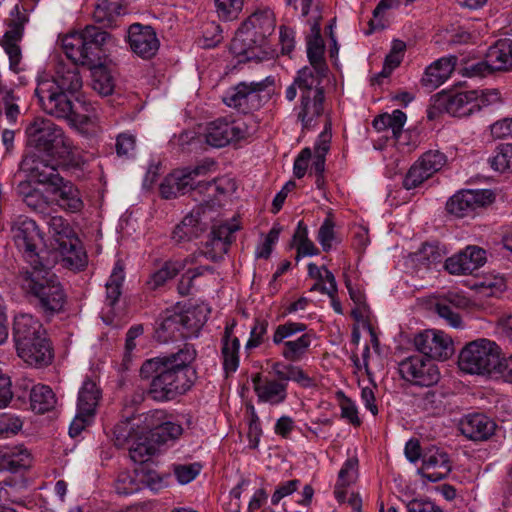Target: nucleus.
Instances as JSON below:
<instances>
[{
  "label": "nucleus",
  "instance_id": "1",
  "mask_svg": "<svg viewBox=\"0 0 512 512\" xmlns=\"http://www.w3.org/2000/svg\"><path fill=\"white\" fill-rule=\"evenodd\" d=\"M197 352L185 344L177 352L146 359L140 367V377L150 380L147 396L157 402H168L186 394L194 385L196 371L191 364Z\"/></svg>",
  "mask_w": 512,
  "mask_h": 512
},
{
  "label": "nucleus",
  "instance_id": "2",
  "mask_svg": "<svg viewBox=\"0 0 512 512\" xmlns=\"http://www.w3.org/2000/svg\"><path fill=\"white\" fill-rule=\"evenodd\" d=\"M19 169L36 183L47 186L61 209L71 213L83 209L84 202L79 189L60 175L57 163H48L37 154H26Z\"/></svg>",
  "mask_w": 512,
  "mask_h": 512
},
{
  "label": "nucleus",
  "instance_id": "3",
  "mask_svg": "<svg viewBox=\"0 0 512 512\" xmlns=\"http://www.w3.org/2000/svg\"><path fill=\"white\" fill-rule=\"evenodd\" d=\"M13 338L18 356L27 364L41 368L53 360V349L42 324L30 314L15 317Z\"/></svg>",
  "mask_w": 512,
  "mask_h": 512
},
{
  "label": "nucleus",
  "instance_id": "4",
  "mask_svg": "<svg viewBox=\"0 0 512 512\" xmlns=\"http://www.w3.org/2000/svg\"><path fill=\"white\" fill-rule=\"evenodd\" d=\"M25 133L29 145L36 149L37 154L48 163H57V168L69 160L72 146L63 130L49 119L35 118L30 122Z\"/></svg>",
  "mask_w": 512,
  "mask_h": 512
},
{
  "label": "nucleus",
  "instance_id": "5",
  "mask_svg": "<svg viewBox=\"0 0 512 512\" xmlns=\"http://www.w3.org/2000/svg\"><path fill=\"white\" fill-rule=\"evenodd\" d=\"M24 287L34 297L35 306L47 317L63 311L67 296L49 264L33 267L23 273Z\"/></svg>",
  "mask_w": 512,
  "mask_h": 512
},
{
  "label": "nucleus",
  "instance_id": "6",
  "mask_svg": "<svg viewBox=\"0 0 512 512\" xmlns=\"http://www.w3.org/2000/svg\"><path fill=\"white\" fill-rule=\"evenodd\" d=\"M275 16L270 9L253 13L239 28L232 40L231 49L235 54L251 58L254 46L260 47L275 30Z\"/></svg>",
  "mask_w": 512,
  "mask_h": 512
},
{
  "label": "nucleus",
  "instance_id": "7",
  "mask_svg": "<svg viewBox=\"0 0 512 512\" xmlns=\"http://www.w3.org/2000/svg\"><path fill=\"white\" fill-rule=\"evenodd\" d=\"M42 110L57 119L69 121L73 125L85 126L90 122L88 113L93 109L91 105H84L85 113H82L73 104V95L65 92H57L50 84H38L35 89Z\"/></svg>",
  "mask_w": 512,
  "mask_h": 512
},
{
  "label": "nucleus",
  "instance_id": "8",
  "mask_svg": "<svg viewBox=\"0 0 512 512\" xmlns=\"http://www.w3.org/2000/svg\"><path fill=\"white\" fill-rule=\"evenodd\" d=\"M324 79L313 77L308 70H299L297 73L296 83L300 91L297 118L304 129L314 127L317 119L324 113Z\"/></svg>",
  "mask_w": 512,
  "mask_h": 512
},
{
  "label": "nucleus",
  "instance_id": "9",
  "mask_svg": "<svg viewBox=\"0 0 512 512\" xmlns=\"http://www.w3.org/2000/svg\"><path fill=\"white\" fill-rule=\"evenodd\" d=\"M498 354H501V350L495 342L485 338L477 339L463 347L458 365L468 374L492 376Z\"/></svg>",
  "mask_w": 512,
  "mask_h": 512
},
{
  "label": "nucleus",
  "instance_id": "10",
  "mask_svg": "<svg viewBox=\"0 0 512 512\" xmlns=\"http://www.w3.org/2000/svg\"><path fill=\"white\" fill-rule=\"evenodd\" d=\"M10 231L16 248L31 268L40 267L46 263L42 255L44 251L40 250L43 236L35 220L19 215L12 221Z\"/></svg>",
  "mask_w": 512,
  "mask_h": 512
},
{
  "label": "nucleus",
  "instance_id": "11",
  "mask_svg": "<svg viewBox=\"0 0 512 512\" xmlns=\"http://www.w3.org/2000/svg\"><path fill=\"white\" fill-rule=\"evenodd\" d=\"M267 79L262 81H242L231 86L222 96L223 103L240 113L249 114L259 110L269 99L266 92Z\"/></svg>",
  "mask_w": 512,
  "mask_h": 512
},
{
  "label": "nucleus",
  "instance_id": "12",
  "mask_svg": "<svg viewBox=\"0 0 512 512\" xmlns=\"http://www.w3.org/2000/svg\"><path fill=\"white\" fill-rule=\"evenodd\" d=\"M213 166V161L205 160L194 167L173 170L160 184L161 196L165 199H173L188 191L197 190L196 178L207 175Z\"/></svg>",
  "mask_w": 512,
  "mask_h": 512
},
{
  "label": "nucleus",
  "instance_id": "13",
  "mask_svg": "<svg viewBox=\"0 0 512 512\" xmlns=\"http://www.w3.org/2000/svg\"><path fill=\"white\" fill-rule=\"evenodd\" d=\"M216 214L217 211L211 205L201 204L196 206L175 227L172 239L176 243L197 239L210 227Z\"/></svg>",
  "mask_w": 512,
  "mask_h": 512
},
{
  "label": "nucleus",
  "instance_id": "14",
  "mask_svg": "<svg viewBox=\"0 0 512 512\" xmlns=\"http://www.w3.org/2000/svg\"><path fill=\"white\" fill-rule=\"evenodd\" d=\"M399 373L403 380L418 387H431L440 380L438 366L424 356L413 355L399 363Z\"/></svg>",
  "mask_w": 512,
  "mask_h": 512
},
{
  "label": "nucleus",
  "instance_id": "15",
  "mask_svg": "<svg viewBox=\"0 0 512 512\" xmlns=\"http://www.w3.org/2000/svg\"><path fill=\"white\" fill-rule=\"evenodd\" d=\"M253 133L254 130L249 129L243 122H228L225 119H217L208 124L205 139L210 146L221 148L231 142L249 138Z\"/></svg>",
  "mask_w": 512,
  "mask_h": 512
},
{
  "label": "nucleus",
  "instance_id": "16",
  "mask_svg": "<svg viewBox=\"0 0 512 512\" xmlns=\"http://www.w3.org/2000/svg\"><path fill=\"white\" fill-rule=\"evenodd\" d=\"M414 346L427 359L446 360L453 354L452 339L442 331L425 330L414 337Z\"/></svg>",
  "mask_w": 512,
  "mask_h": 512
},
{
  "label": "nucleus",
  "instance_id": "17",
  "mask_svg": "<svg viewBox=\"0 0 512 512\" xmlns=\"http://www.w3.org/2000/svg\"><path fill=\"white\" fill-rule=\"evenodd\" d=\"M493 200L494 195L489 190H464L457 192L447 201L446 210L456 217H467Z\"/></svg>",
  "mask_w": 512,
  "mask_h": 512
},
{
  "label": "nucleus",
  "instance_id": "18",
  "mask_svg": "<svg viewBox=\"0 0 512 512\" xmlns=\"http://www.w3.org/2000/svg\"><path fill=\"white\" fill-rule=\"evenodd\" d=\"M474 92L457 93L441 92L435 96L433 107L440 112H446L454 117H468L475 113Z\"/></svg>",
  "mask_w": 512,
  "mask_h": 512
},
{
  "label": "nucleus",
  "instance_id": "19",
  "mask_svg": "<svg viewBox=\"0 0 512 512\" xmlns=\"http://www.w3.org/2000/svg\"><path fill=\"white\" fill-rule=\"evenodd\" d=\"M38 84H50L57 92H65L71 95L77 94L83 87V79L79 68L75 63L60 61L55 67L51 79H44Z\"/></svg>",
  "mask_w": 512,
  "mask_h": 512
},
{
  "label": "nucleus",
  "instance_id": "20",
  "mask_svg": "<svg viewBox=\"0 0 512 512\" xmlns=\"http://www.w3.org/2000/svg\"><path fill=\"white\" fill-rule=\"evenodd\" d=\"M449 455L440 448L430 447L423 452L422 467L418 473L430 482H439L451 472Z\"/></svg>",
  "mask_w": 512,
  "mask_h": 512
},
{
  "label": "nucleus",
  "instance_id": "21",
  "mask_svg": "<svg viewBox=\"0 0 512 512\" xmlns=\"http://www.w3.org/2000/svg\"><path fill=\"white\" fill-rule=\"evenodd\" d=\"M131 50L143 59L152 58L158 51L160 42L151 26L132 24L128 29Z\"/></svg>",
  "mask_w": 512,
  "mask_h": 512
},
{
  "label": "nucleus",
  "instance_id": "22",
  "mask_svg": "<svg viewBox=\"0 0 512 512\" xmlns=\"http://www.w3.org/2000/svg\"><path fill=\"white\" fill-rule=\"evenodd\" d=\"M87 66L101 64L104 46L112 39L111 34L94 25H87L80 32Z\"/></svg>",
  "mask_w": 512,
  "mask_h": 512
},
{
  "label": "nucleus",
  "instance_id": "23",
  "mask_svg": "<svg viewBox=\"0 0 512 512\" xmlns=\"http://www.w3.org/2000/svg\"><path fill=\"white\" fill-rule=\"evenodd\" d=\"M238 230L237 225L221 224L212 225L209 240L206 242V249L199 252L196 256H204L213 262L222 259L228 252L230 244L234 239V232Z\"/></svg>",
  "mask_w": 512,
  "mask_h": 512
},
{
  "label": "nucleus",
  "instance_id": "24",
  "mask_svg": "<svg viewBox=\"0 0 512 512\" xmlns=\"http://www.w3.org/2000/svg\"><path fill=\"white\" fill-rule=\"evenodd\" d=\"M486 251L478 246H467L445 261V269L453 275L471 274L484 265Z\"/></svg>",
  "mask_w": 512,
  "mask_h": 512
},
{
  "label": "nucleus",
  "instance_id": "25",
  "mask_svg": "<svg viewBox=\"0 0 512 512\" xmlns=\"http://www.w3.org/2000/svg\"><path fill=\"white\" fill-rule=\"evenodd\" d=\"M496 423L483 413L464 415L459 430L467 439L478 442L488 440L495 432Z\"/></svg>",
  "mask_w": 512,
  "mask_h": 512
},
{
  "label": "nucleus",
  "instance_id": "26",
  "mask_svg": "<svg viewBox=\"0 0 512 512\" xmlns=\"http://www.w3.org/2000/svg\"><path fill=\"white\" fill-rule=\"evenodd\" d=\"M252 383L259 402L278 405L287 398V384L284 382L276 379L262 381L261 374L257 373L252 376Z\"/></svg>",
  "mask_w": 512,
  "mask_h": 512
},
{
  "label": "nucleus",
  "instance_id": "27",
  "mask_svg": "<svg viewBox=\"0 0 512 512\" xmlns=\"http://www.w3.org/2000/svg\"><path fill=\"white\" fill-rule=\"evenodd\" d=\"M16 193L21 202L34 213L46 214L50 208L51 202L48 196L30 180L19 182Z\"/></svg>",
  "mask_w": 512,
  "mask_h": 512
},
{
  "label": "nucleus",
  "instance_id": "28",
  "mask_svg": "<svg viewBox=\"0 0 512 512\" xmlns=\"http://www.w3.org/2000/svg\"><path fill=\"white\" fill-rule=\"evenodd\" d=\"M457 63L456 56L442 57L429 65L421 79V83L429 90L442 85L454 71Z\"/></svg>",
  "mask_w": 512,
  "mask_h": 512
},
{
  "label": "nucleus",
  "instance_id": "29",
  "mask_svg": "<svg viewBox=\"0 0 512 512\" xmlns=\"http://www.w3.org/2000/svg\"><path fill=\"white\" fill-rule=\"evenodd\" d=\"M101 397L102 391L98 384L94 380L86 378L78 392L77 411H79V417L94 416Z\"/></svg>",
  "mask_w": 512,
  "mask_h": 512
},
{
  "label": "nucleus",
  "instance_id": "30",
  "mask_svg": "<svg viewBox=\"0 0 512 512\" xmlns=\"http://www.w3.org/2000/svg\"><path fill=\"white\" fill-rule=\"evenodd\" d=\"M53 249L59 252L63 267L72 270H81L87 264V256L78 237L54 246Z\"/></svg>",
  "mask_w": 512,
  "mask_h": 512
},
{
  "label": "nucleus",
  "instance_id": "31",
  "mask_svg": "<svg viewBox=\"0 0 512 512\" xmlns=\"http://www.w3.org/2000/svg\"><path fill=\"white\" fill-rule=\"evenodd\" d=\"M307 57L310 66H305L301 70L310 71L315 78H326L328 66L324 59V42L321 36L308 37Z\"/></svg>",
  "mask_w": 512,
  "mask_h": 512
},
{
  "label": "nucleus",
  "instance_id": "32",
  "mask_svg": "<svg viewBox=\"0 0 512 512\" xmlns=\"http://www.w3.org/2000/svg\"><path fill=\"white\" fill-rule=\"evenodd\" d=\"M180 319L181 317L178 312H165L157 322L155 329L156 340L160 343H168L184 339Z\"/></svg>",
  "mask_w": 512,
  "mask_h": 512
},
{
  "label": "nucleus",
  "instance_id": "33",
  "mask_svg": "<svg viewBox=\"0 0 512 512\" xmlns=\"http://www.w3.org/2000/svg\"><path fill=\"white\" fill-rule=\"evenodd\" d=\"M22 36L23 23L13 21L1 40V45L9 57L10 68L14 71L17 70L21 60V49L18 43L21 41Z\"/></svg>",
  "mask_w": 512,
  "mask_h": 512
},
{
  "label": "nucleus",
  "instance_id": "34",
  "mask_svg": "<svg viewBox=\"0 0 512 512\" xmlns=\"http://www.w3.org/2000/svg\"><path fill=\"white\" fill-rule=\"evenodd\" d=\"M234 325L225 327L222 338L223 367L227 373L235 372L239 366L240 342L237 337L232 338Z\"/></svg>",
  "mask_w": 512,
  "mask_h": 512
},
{
  "label": "nucleus",
  "instance_id": "35",
  "mask_svg": "<svg viewBox=\"0 0 512 512\" xmlns=\"http://www.w3.org/2000/svg\"><path fill=\"white\" fill-rule=\"evenodd\" d=\"M124 8L125 6L115 0H98L93 12V19L103 27L116 26L117 19L125 13Z\"/></svg>",
  "mask_w": 512,
  "mask_h": 512
},
{
  "label": "nucleus",
  "instance_id": "36",
  "mask_svg": "<svg viewBox=\"0 0 512 512\" xmlns=\"http://www.w3.org/2000/svg\"><path fill=\"white\" fill-rule=\"evenodd\" d=\"M488 62L495 71L512 69V40L503 39L489 47Z\"/></svg>",
  "mask_w": 512,
  "mask_h": 512
},
{
  "label": "nucleus",
  "instance_id": "37",
  "mask_svg": "<svg viewBox=\"0 0 512 512\" xmlns=\"http://www.w3.org/2000/svg\"><path fill=\"white\" fill-rule=\"evenodd\" d=\"M197 262L196 253L187 257L184 261H167L165 264L153 273L149 280V285L153 289L162 286L167 280L175 277L181 270H183L187 263L193 264Z\"/></svg>",
  "mask_w": 512,
  "mask_h": 512
},
{
  "label": "nucleus",
  "instance_id": "38",
  "mask_svg": "<svg viewBox=\"0 0 512 512\" xmlns=\"http://www.w3.org/2000/svg\"><path fill=\"white\" fill-rule=\"evenodd\" d=\"M311 343L312 334L305 332L295 338V341L286 342L280 349V354L288 362H299L307 356Z\"/></svg>",
  "mask_w": 512,
  "mask_h": 512
},
{
  "label": "nucleus",
  "instance_id": "39",
  "mask_svg": "<svg viewBox=\"0 0 512 512\" xmlns=\"http://www.w3.org/2000/svg\"><path fill=\"white\" fill-rule=\"evenodd\" d=\"M56 405V397L53 390L43 384H37L30 391L31 409L38 413L44 414L51 411Z\"/></svg>",
  "mask_w": 512,
  "mask_h": 512
},
{
  "label": "nucleus",
  "instance_id": "40",
  "mask_svg": "<svg viewBox=\"0 0 512 512\" xmlns=\"http://www.w3.org/2000/svg\"><path fill=\"white\" fill-rule=\"evenodd\" d=\"M178 314L181 317L184 339L197 336L207 320L206 314L200 307H192Z\"/></svg>",
  "mask_w": 512,
  "mask_h": 512
},
{
  "label": "nucleus",
  "instance_id": "41",
  "mask_svg": "<svg viewBox=\"0 0 512 512\" xmlns=\"http://www.w3.org/2000/svg\"><path fill=\"white\" fill-rule=\"evenodd\" d=\"M306 330L307 325L304 323L286 321L276 326L272 336L273 344L282 348L286 342L295 341L294 337L299 333H305Z\"/></svg>",
  "mask_w": 512,
  "mask_h": 512
},
{
  "label": "nucleus",
  "instance_id": "42",
  "mask_svg": "<svg viewBox=\"0 0 512 512\" xmlns=\"http://www.w3.org/2000/svg\"><path fill=\"white\" fill-rule=\"evenodd\" d=\"M200 193L212 191L209 196L217 198L218 196L227 195L236 191V183L229 177H220L212 181H198L196 185Z\"/></svg>",
  "mask_w": 512,
  "mask_h": 512
},
{
  "label": "nucleus",
  "instance_id": "43",
  "mask_svg": "<svg viewBox=\"0 0 512 512\" xmlns=\"http://www.w3.org/2000/svg\"><path fill=\"white\" fill-rule=\"evenodd\" d=\"M92 70V88L101 96H109L114 91V79L101 64L89 66Z\"/></svg>",
  "mask_w": 512,
  "mask_h": 512
},
{
  "label": "nucleus",
  "instance_id": "44",
  "mask_svg": "<svg viewBox=\"0 0 512 512\" xmlns=\"http://www.w3.org/2000/svg\"><path fill=\"white\" fill-rule=\"evenodd\" d=\"M490 167L500 173H512V144H500L488 158Z\"/></svg>",
  "mask_w": 512,
  "mask_h": 512
},
{
  "label": "nucleus",
  "instance_id": "45",
  "mask_svg": "<svg viewBox=\"0 0 512 512\" xmlns=\"http://www.w3.org/2000/svg\"><path fill=\"white\" fill-rule=\"evenodd\" d=\"M47 223L49 233L53 239V247L70 240L72 237H76L73 229L62 216H51Z\"/></svg>",
  "mask_w": 512,
  "mask_h": 512
},
{
  "label": "nucleus",
  "instance_id": "46",
  "mask_svg": "<svg viewBox=\"0 0 512 512\" xmlns=\"http://www.w3.org/2000/svg\"><path fill=\"white\" fill-rule=\"evenodd\" d=\"M155 445L147 438H139L129 445V456L140 465L148 464V461L156 453Z\"/></svg>",
  "mask_w": 512,
  "mask_h": 512
},
{
  "label": "nucleus",
  "instance_id": "47",
  "mask_svg": "<svg viewBox=\"0 0 512 512\" xmlns=\"http://www.w3.org/2000/svg\"><path fill=\"white\" fill-rule=\"evenodd\" d=\"M124 281V270L119 264L114 267L109 280L106 283V302L113 307L121 295L122 283Z\"/></svg>",
  "mask_w": 512,
  "mask_h": 512
},
{
  "label": "nucleus",
  "instance_id": "48",
  "mask_svg": "<svg viewBox=\"0 0 512 512\" xmlns=\"http://www.w3.org/2000/svg\"><path fill=\"white\" fill-rule=\"evenodd\" d=\"M116 492L120 495H130L141 490L138 469L134 471H123L118 474L115 481Z\"/></svg>",
  "mask_w": 512,
  "mask_h": 512
},
{
  "label": "nucleus",
  "instance_id": "49",
  "mask_svg": "<svg viewBox=\"0 0 512 512\" xmlns=\"http://www.w3.org/2000/svg\"><path fill=\"white\" fill-rule=\"evenodd\" d=\"M63 49L66 56L72 60L71 63H81L86 65V58H84L83 42H81L80 33L76 32L66 36L63 41Z\"/></svg>",
  "mask_w": 512,
  "mask_h": 512
},
{
  "label": "nucleus",
  "instance_id": "50",
  "mask_svg": "<svg viewBox=\"0 0 512 512\" xmlns=\"http://www.w3.org/2000/svg\"><path fill=\"white\" fill-rule=\"evenodd\" d=\"M417 162L432 176L446 164L447 157L439 150H429L423 153Z\"/></svg>",
  "mask_w": 512,
  "mask_h": 512
},
{
  "label": "nucleus",
  "instance_id": "51",
  "mask_svg": "<svg viewBox=\"0 0 512 512\" xmlns=\"http://www.w3.org/2000/svg\"><path fill=\"white\" fill-rule=\"evenodd\" d=\"M244 0H215L218 17L223 21H233L242 11Z\"/></svg>",
  "mask_w": 512,
  "mask_h": 512
},
{
  "label": "nucleus",
  "instance_id": "52",
  "mask_svg": "<svg viewBox=\"0 0 512 512\" xmlns=\"http://www.w3.org/2000/svg\"><path fill=\"white\" fill-rule=\"evenodd\" d=\"M445 393L440 389L427 391L422 399L421 406L424 410L430 413H437L444 409Z\"/></svg>",
  "mask_w": 512,
  "mask_h": 512
},
{
  "label": "nucleus",
  "instance_id": "53",
  "mask_svg": "<svg viewBox=\"0 0 512 512\" xmlns=\"http://www.w3.org/2000/svg\"><path fill=\"white\" fill-rule=\"evenodd\" d=\"M430 177V174L416 161L406 173L403 179V187L407 190L417 188Z\"/></svg>",
  "mask_w": 512,
  "mask_h": 512
},
{
  "label": "nucleus",
  "instance_id": "54",
  "mask_svg": "<svg viewBox=\"0 0 512 512\" xmlns=\"http://www.w3.org/2000/svg\"><path fill=\"white\" fill-rule=\"evenodd\" d=\"M137 469L141 489L147 487L157 491L162 487V477L155 470L150 469L149 464L140 465Z\"/></svg>",
  "mask_w": 512,
  "mask_h": 512
},
{
  "label": "nucleus",
  "instance_id": "55",
  "mask_svg": "<svg viewBox=\"0 0 512 512\" xmlns=\"http://www.w3.org/2000/svg\"><path fill=\"white\" fill-rule=\"evenodd\" d=\"M268 330V321L265 319H256L250 331V337L245 345L247 350L259 347L264 343Z\"/></svg>",
  "mask_w": 512,
  "mask_h": 512
},
{
  "label": "nucleus",
  "instance_id": "56",
  "mask_svg": "<svg viewBox=\"0 0 512 512\" xmlns=\"http://www.w3.org/2000/svg\"><path fill=\"white\" fill-rule=\"evenodd\" d=\"M472 92H474L473 97L475 98L473 101L478 104L475 113L501 101L500 92L497 89L472 90Z\"/></svg>",
  "mask_w": 512,
  "mask_h": 512
},
{
  "label": "nucleus",
  "instance_id": "57",
  "mask_svg": "<svg viewBox=\"0 0 512 512\" xmlns=\"http://www.w3.org/2000/svg\"><path fill=\"white\" fill-rule=\"evenodd\" d=\"M182 433L183 428L181 425L164 419L153 440L159 443H166L168 440L178 439Z\"/></svg>",
  "mask_w": 512,
  "mask_h": 512
},
{
  "label": "nucleus",
  "instance_id": "58",
  "mask_svg": "<svg viewBox=\"0 0 512 512\" xmlns=\"http://www.w3.org/2000/svg\"><path fill=\"white\" fill-rule=\"evenodd\" d=\"M435 311L439 317L444 319L453 328H461L463 326L460 314L449 303L437 302L435 304Z\"/></svg>",
  "mask_w": 512,
  "mask_h": 512
},
{
  "label": "nucleus",
  "instance_id": "59",
  "mask_svg": "<svg viewBox=\"0 0 512 512\" xmlns=\"http://www.w3.org/2000/svg\"><path fill=\"white\" fill-rule=\"evenodd\" d=\"M166 418L163 410H152L143 415V429L150 432L152 440L156 436V432L159 431L163 420Z\"/></svg>",
  "mask_w": 512,
  "mask_h": 512
},
{
  "label": "nucleus",
  "instance_id": "60",
  "mask_svg": "<svg viewBox=\"0 0 512 512\" xmlns=\"http://www.w3.org/2000/svg\"><path fill=\"white\" fill-rule=\"evenodd\" d=\"M201 468L199 463L175 465L174 474L179 483L187 484L196 478Z\"/></svg>",
  "mask_w": 512,
  "mask_h": 512
},
{
  "label": "nucleus",
  "instance_id": "61",
  "mask_svg": "<svg viewBox=\"0 0 512 512\" xmlns=\"http://www.w3.org/2000/svg\"><path fill=\"white\" fill-rule=\"evenodd\" d=\"M334 226L335 223L329 216L324 220L318 231L317 240L324 251H329L332 248V242L335 239Z\"/></svg>",
  "mask_w": 512,
  "mask_h": 512
},
{
  "label": "nucleus",
  "instance_id": "62",
  "mask_svg": "<svg viewBox=\"0 0 512 512\" xmlns=\"http://www.w3.org/2000/svg\"><path fill=\"white\" fill-rule=\"evenodd\" d=\"M1 466L2 468L12 472L17 473L21 470H25L29 467V455L28 453H21L20 457H14L7 453L2 456Z\"/></svg>",
  "mask_w": 512,
  "mask_h": 512
},
{
  "label": "nucleus",
  "instance_id": "63",
  "mask_svg": "<svg viewBox=\"0 0 512 512\" xmlns=\"http://www.w3.org/2000/svg\"><path fill=\"white\" fill-rule=\"evenodd\" d=\"M358 460L349 458L345 461L338 474V481L341 485H351L357 478Z\"/></svg>",
  "mask_w": 512,
  "mask_h": 512
},
{
  "label": "nucleus",
  "instance_id": "64",
  "mask_svg": "<svg viewBox=\"0 0 512 512\" xmlns=\"http://www.w3.org/2000/svg\"><path fill=\"white\" fill-rule=\"evenodd\" d=\"M495 366L492 376L512 383V354L504 358H501V354H498Z\"/></svg>",
  "mask_w": 512,
  "mask_h": 512
}]
</instances>
